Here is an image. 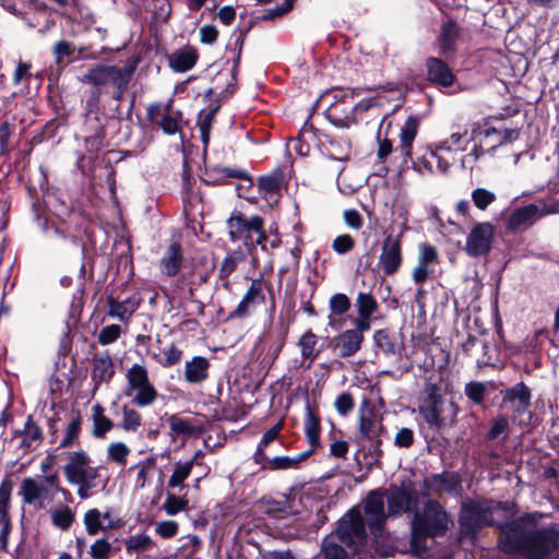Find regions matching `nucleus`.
Masks as SVG:
<instances>
[{
  "label": "nucleus",
  "instance_id": "nucleus-24",
  "mask_svg": "<svg viewBox=\"0 0 559 559\" xmlns=\"http://www.w3.org/2000/svg\"><path fill=\"white\" fill-rule=\"evenodd\" d=\"M13 484L4 478L0 484V539L5 543L11 530L9 516V506L11 500Z\"/></svg>",
  "mask_w": 559,
  "mask_h": 559
},
{
  "label": "nucleus",
  "instance_id": "nucleus-45",
  "mask_svg": "<svg viewBox=\"0 0 559 559\" xmlns=\"http://www.w3.org/2000/svg\"><path fill=\"white\" fill-rule=\"evenodd\" d=\"M329 308L331 311L330 316V325H333V321L331 319L332 316H342L346 313L350 308V300L345 294H335L329 300Z\"/></svg>",
  "mask_w": 559,
  "mask_h": 559
},
{
  "label": "nucleus",
  "instance_id": "nucleus-28",
  "mask_svg": "<svg viewBox=\"0 0 559 559\" xmlns=\"http://www.w3.org/2000/svg\"><path fill=\"white\" fill-rule=\"evenodd\" d=\"M364 335L359 331L346 330L336 337V347L340 356L349 357L355 355L361 347Z\"/></svg>",
  "mask_w": 559,
  "mask_h": 559
},
{
  "label": "nucleus",
  "instance_id": "nucleus-21",
  "mask_svg": "<svg viewBox=\"0 0 559 559\" xmlns=\"http://www.w3.org/2000/svg\"><path fill=\"white\" fill-rule=\"evenodd\" d=\"M460 479L454 474H435L426 477L423 481L424 496H440L443 493H451L460 487Z\"/></svg>",
  "mask_w": 559,
  "mask_h": 559
},
{
  "label": "nucleus",
  "instance_id": "nucleus-20",
  "mask_svg": "<svg viewBox=\"0 0 559 559\" xmlns=\"http://www.w3.org/2000/svg\"><path fill=\"white\" fill-rule=\"evenodd\" d=\"M115 376V364L108 350L95 353L92 357L91 380L94 391L108 383Z\"/></svg>",
  "mask_w": 559,
  "mask_h": 559
},
{
  "label": "nucleus",
  "instance_id": "nucleus-27",
  "mask_svg": "<svg viewBox=\"0 0 559 559\" xmlns=\"http://www.w3.org/2000/svg\"><path fill=\"white\" fill-rule=\"evenodd\" d=\"M209 359L195 356L191 360L186 361L183 378L188 383H201L209 378Z\"/></svg>",
  "mask_w": 559,
  "mask_h": 559
},
{
  "label": "nucleus",
  "instance_id": "nucleus-60",
  "mask_svg": "<svg viewBox=\"0 0 559 559\" xmlns=\"http://www.w3.org/2000/svg\"><path fill=\"white\" fill-rule=\"evenodd\" d=\"M74 50L75 47L72 43L67 40L57 41L52 48V52L56 57V62L61 63L63 58L73 55Z\"/></svg>",
  "mask_w": 559,
  "mask_h": 559
},
{
  "label": "nucleus",
  "instance_id": "nucleus-2",
  "mask_svg": "<svg viewBox=\"0 0 559 559\" xmlns=\"http://www.w3.org/2000/svg\"><path fill=\"white\" fill-rule=\"evenodd\" d=\"M365 521L358 508L346 512L338 521L337 528L324 538L321 551L312 559H350L341 544L357 548L366 540Z\"/></svg>",
  "mask_w": 559,
  "mask_h": 559
},
{
  "label": "nucleus",
  "instance_id": "nucleus-6",
  "mask_svg": "<svg viewBox=\"0 0 559 559\" xmlns=\"http://www.w3.org/2000/svg\"><path fill=\"white\" fill-rule=\"evenodd\" d=\"M60 486V479L57 473L35 479L25 477L22 480L20 495L25 504L34 506L36 509H44L50 502L57 492H66Z\"/></svg>",
  "mask_w": 559,
  "mask_h": 559
},
{
  "label": "nucleus",
  "instance_id": "nucleus-38",
  "mask_svg": "<svg viewBox=\"0 0 559 559\" xmlns=\"http://www.w3.org/2000/svg\"><path fill=\"white\" fill-rule=\"evenodd\" d=\"M282 182L283 176L281 173L263 176L259 178V190L263 193L264 198H272L280 192Z\"/></svg>",
  "mask_w": 559,
  "mask_h": 559
},
{
  "label": "nucleus",
  "instance_id": "nucleus-15",
  "mask_svg": "<svg viewBox=\"0 0 559 559\" xmlns=\"http://www.w3.org/2000/svg\"><path fill=\"white\" fill-rule=\"evenodd\" d=\"M555 213V210L546 203H532L515 209L507 219V228L510 231L524 230L542 217Z\"/></svg>",
  "mask_w": 559,
  "mask_h": 559
},
{
  "label": "nucleus",
  "instance_id": "nucleus-51",
  "mask_svg": "<svg viewBox=\"0 0 559 559\" xmlns=\"http://www.w3.org/2000/svg\"><path fill=\"white\" fill-rule=\"evenodd\" d=\"M472 200L477 209L485 211L496 201V194L487 189L477 188L472 192Z\"/></svg>",
  "mask_w": 559,
  "mask_h": 559
},
{
  "label": "nucleus",
  "instance_id": "nucleus-3",
  "mask_svg": "<svg viewBox=\"0 0 559 559\" xmlns=\"http://www.w3.org/2000/svg\"><path fill=\"white\" fill-rule=\"evenodd\" d=\"M91 456L84 451H73L68 455L63 466L66 479L69 484L78 486V496L87 499L91 490L97 486L100 477L99 467L91 465Z\"/></svg>",
  "mask_w": 559,
  "mask_h": 559
},
{
  "label": "nucleus",
  "instance_id": "nucleus-57",
  "mask_svg": "<svg viewBox=\"0 0 559 559\" xmlns=\"http://www.w3.org/2000/svg\"><path fill=\"white\" fill-rule=\"evenodd\" d=\"M121 335V328L118 324H109L103 328L98 334V343L103 346L112 344Z\"/></svg>",
  "mask_w": 559,
  "mask_h": 559
},
{
  "label": "nucleus",
  "instance_id": "nucleus-50",
  "mask_svg": "<svg viewBox=\"0 0 559 559\" xmlns=\"http://www.w3.org/2000/svg\"><path fill=\"white\" fill-rule=\"evenodd\" d=\"M459 35V26L453 21H448L442 25L441 44L443 49H452Z\"/></svg>",
  "mask_w": 559,
  "mask_h": 559
},
{
  "label": "nucleus",
  "instance_id": "nucleus-1",
  "mask_svg": "<svg viewBox=\"0 0 559 559\" xmlns=\"http://www.w3.org/2000/svg\"><path fill=\"white\" fill-rule=\"evenodd\" d=\"M499 543L506 552L543 559L559 546V531L555 525L536 528L533 516L525 515L501 526Z\"/></svg>",
  "mask_w": 559,
  "mask_h": 559
},
{
  "label": "nucleus",
  "instance_id": "nucleus-49",
  "mask_svg": "<svg viewBox=\"0 0 559 559\" xmlns=\"http://www.w3.org/2000/svg\"><path fill=\"white\" fill-rule=\"evenodd\" d=\"M356 305L358 308V314L364 317H371L378 307L376 299L367 293L358 294Z\"/></svg>",
  "mask_w": 559,
  "mask_h": 559
},
{
  "label": "nucleus",
  "instance_id": "nucleus-35",
  "mask_svg": "<svg viewBox=\"0 0 559 559\" xmlns=\"http://www.w3.org/2000/svg\"><path fill=\"white\" fill-rule=\"evenodd\" d=\"M311 455V451H305L297 456H276L273 459L264 460L267 463L264 467L278 471V469H288L297 467L301 462L307 460Z\"/></svg>",
  "mask_w": 559,
  "mask_h": 559
},
{
  "label": "nucleus",
  "instance_id": "nucleus-53",
  "mask_svg": "<svg viewBox=\"0 0 559 559\" xmlns=\"http://www.w3.org/2000/svg\"><path fill=\"white\" fill-rule=\"evenodd\" d=\"M467 134V131L464 130L463 132H453L448 139H445L444 141H442L440 144H439V150H444L445 152H451V151H455V150H459V151H463L465 150V146H464V139Z\"/></svg>",
  "mask_w": 559,
  "mask_h": 559
},
{
  "label": "nucleus",
  "instance_id": "nucleus-48",
  "mask_svg": "<svg viewBox=\"0 0 559 559\" xmlns=\"http://www.w3.org/2000/svg\"><path fill=\"white\" fill-rule=\"evenodd\" d=\"M154 542L147 535H134L126 542L128 552H140L148 550L153 547Z\"/></svg>",
  "mask_w": 559,
  "mask_h": 559
},
{
  "label": "nucleus",
  "instance_id": "nucleus-52",
  "mask_svg": "<svg viewBox=\"0 0 559 559\" xmlns=\"http://www.w3.org/2000/svg\"><path fill=\"white\" fill-rule=\"evenodd\" d=\"M242 255L240 252L234 251L228 253L219 267V276L222 278H228L237 269L238 263L241 261Z\"/></svg>",
  "mask_w": 559,
  "mask_h": 559
},
{
  "label": "nucleus",
  "instance_id": "nucleus-13",
  "mask_svg": "<svg viewBox=\"0 0 559 559\" xmlns=\"http://www.w3.org/2000/svg\"><path fill=\"white\" fill-rule=\"evenodd\" d=\"M496 228L489 222H478L466 236L463 250L471 258L486 255L492 248Z\"/></svg>",
  "mask_w": 559,
  "mask_h": 559
},
{
  "label": "nucleus",
  "instance_id": "nucleus-5",
  "mask_svg": "<svg viewBox=\"0 0 559 559\" xmlns=\"http://www.w3.org/2000/svg\"><path fill=\"white\" fill-rule=\"evenodd\" d=\"M418 411L426 423L436 428L452 424L455 417L454 404L442 399L435 383L426 384Z\"/></svg>",
  "mask_w": 559,
  "mask_h": 559
},
{
  "label": "nucleus",
  "instance_id": "nucleus-59",
  "mask_svg": "<svg viewBox=\"0 0 559 559\" xmlns=\"http://www.w3.org/2000/svg\"><path fill=\"white\" fill-rule=\"evenodd\" d=\"M355 247V239L349 234H343L334 238L332 249L337 254H346Z\"/></svg>",
  "mask_w": 559,
  "mask_h": 559
},
{
  "label": "nucleus",
  "instance_id": "nucleus-55",
  "mask_svg": "<svg viewBox=\"0 0 559 559\" xmlns=\"http://www.w3.org/2000/svg\"><path fill=\"white\" fill-rule=\"evenodd\" d=\"M487 393L486 384L483 382L473 381L465 385L466 396L475 404H481Z\"/></svg>",
  "mask_w": 559,
  "mask_h": 559
},
{
  "label": "nucleus",
  "instance_id": "nucleus-26",
  "mask_svg": "<svg viewBox=\"0 0 559 559\" xmlns=\"http://www.w3.org/2000/svg\"><path fill=\"white\" fill-rule=\"evenodd\" d=\"M198 59V50L192 46H186L182 49L176 50L168 57L169 67L176 72H187L191 70Z\"/></svg>",
  "mask_w": 559,
  "mask_h": 559
},
{
  "label": "nucleus",
  "instance_id": "nucleus-36",
  "mask_svg": "<svg viewBox=\"0 0 559 559\" xmlns=\"http://www.w3.org/2000/svg\"><path fill=\"white\" fill-rule=\"evenodd\" d=\"M194 466V460L186 462H176L174 464V471L168 479L169 488H182L185 480L190 476L191 471Z\"/></svg>",
  "mask_w": 559,
  "mask_h": 559
},
{
  "label": "nucleus",
  "instance_id": "nucleus-22",
  "mask_svg": "<svg viewBox=\"0 0 559 559\" xmlns=\"http://www.w3.org/2000/svg\"><path fill=\"white\" fill-rule=\"evenodd\" d=\"M108 316L118 319L121 322H129L133 313L138 310L141 304L139 295L134 294L124 300H118L114 297H108Z\"/></svg>",
  "mask_w": 559,
  "mask_h": 559
},
{
  "label": "nucleus",
  "instance_id": "nucleus-10",
  "mask_svg": "<svg viewBox=\"0 0 559 559\" xmlns=\"http://www.w3.org/2000/svg\"><path fill=\"white\" fill-rule=\"evenodd\" d=\"M132 72L133 68L96 64L81 78V81L94 86L111 84L117 88L120 96L128 86Z\"/></svg>",
  "mask_w": 559,
  "mask_h": 559
},
{
  "label": "nucleus",
  "instance_id": "nucleus-61",
  "mask_svg": "<svg viewBox=\"0 0 559 559\" xmlns=\"http://www.w3.org/2000/svg\"><path fill=\"white\" fill-rule=\"evenodd\" d=\"M334 405H335L336 411L341 415L345 416L350 411H353V408H354V399H353L352 394L345 392V393L340 394L336 397Z\"/></svg>",
  "mask_w": 559,
  "mask_h": 559
},
{
  "label": "nucleus",
  "instance_id": "nucleus-44",
  "mask_svg": "<svg viewBox=\"0 0 559 559\" xmlns=\"http://www.w3.org/2000/svg\"><path fill=\"white\" fill-rule=\"evenodd\" d=\"M142 425L141 414L133 408L122 407V418L120 427L128 432H135Z\"/></svg>",
  "mask_w": 559,
  "mask_h": 559
},
{
  "label": "nucleus",
  "instance_id": "nucleus-14",
  "mask_svg": "<svg viewBox=\"0 0 559 559\" xmlns=\"http://www.w3.org/2000/svg\"><path fill=\"white\" fill-rule=\"evenodd\" d=\"M147 118L167 135H174L182 131V114L179 110L173 109V100H169L165 106L160 104L148 106Z\"/></svg>",
  "mask_w": 559,
  "mask_h": 559
},
{
  "label": "nucleus",
  "instance_id": "nucleus-19",
  "mask_svg": "<svg viewBox=\"0 0 559 559\" xmlns=\"http://www.w3.org/2000/svg\"><path fill=\"white\" fill-rule=\"evenodd\" d=\"M501 394L502 404L514 414L520 415L528 412L532 394L530 388L524 382H519L506 389Z\"/></svg>",
  "mask_w": 559,
  "mask_h": 559
},
{
  "label": "nucleus",
  "instance_id": "nucleus-8",
  "mask_svg": "<svg viewBox=\"0 0 559 559\" xmlns=\"http://www.w3.org/2000/svg\"><path fill=\"white\" fill-rule=\"evenodd\" d=\"M126 395L132 397V402L145 407L152 405L157 399V391L151 383L148 371L144 365L133 364L126 373Z\"/></svg>",
  "mask_w": 559,
  "mask_h": 559
},
{
  "label": "nucleus",
  "instance_id": "nucleus-37",
  "mask_svg": "<svg viewBox=\"0 0 559 559\" xmlns=\"http://www.w3.org/2000/svg\"><path fill=\"white\" fill-rule=\"evenodd\" d=\"M20 435L22 436V444L26 448H36L43 438L40 427L31 416L27 417L24 428Z\"/></svg>",
  "mask_w": 559,
  "mask_h": 559
},
{
  "label": "nucleus",
  "instance_id": "nucleus-32",
  "mask_svg": "<svg viewBox=\"0 0 559 559\" xmlns=\"http://www.w3.org/2000/svg\"><path fill=\"white\" fill-rule=\"evenodd\" d=\"M92 421V435L97 439H104L114 427L112 420L105 415L104 407L100 404L93 405Z\"/></svg>",
  "mask_w": 559,
  "mask_h": 559
},
{
  "label": "nucleus",
  "instance_id": "nucleus-56",
  "mask_svg": "<svg viewBox=\"0 0 559 559\" xmlns=\"http://www.w3.org/2000/svg\"><path fill=\"white\" fill-rule=\"evenodd\" d=\"M417 261L432 266L437 265L439 263V253L437 248L426 242L420 243Z\"/></svg>",
  "mask_w": 559,
  "mask_h": 559
},
{
  "label": "nucleus",
  "instance_id": "nucleus-43",
  "mask_svg": "<svg viewBox=\"0 0 559 559\" xmlns=\"http://www.w3.org/2000/svg\"><path fill=\"white\" fill-rule=\"evenodd\" d=\"M74 519V512L67 506L51 512L52 524L62 531H68L73 524Z\"/></svg>",
  "mask_w": 559,
  "mask_h": 559
},
{
  "label": "nucleus",
  "instance_id": "nucleus-42",
  "mask_svg": "<svg viewBox=\"0 0 559 559\" xmlns=\"http://www.w3.org/2000/svg\"><path fill=\"white\" fill-rule=\"evenodd\" d=\"M282 428H283V423L280 421L276 425H274L272 428H270L263 435V437L257 448L255 454H254V459H255L257 463L262 464V463H264V460H267V456H266L264 450L272 441H274L277 438Z\"/></svg>",
  "mask_w": 559,
  "mask_h": 559
},
{
  "label": "nucleus",
  "instance_id": "nucleus-25",
  "mask_svg": "<svg viewBox=\"0 0 559 559\" xmlns=\"http://www.w3.org/2000/svg\"><path fill=\"white\" fill-rule=\"evenodd\" d=\"M182 251L178 242H173L159 260L160 272L169 277L176 276L182 264Z\"/></svg>",
  "mask_w": 559,
  "mask_h": 559
},
{
  "label": "nucleus",
  "instance_id": "nucleus-40",
  "mask_svg": "<svg viewBox=\"0 0 559 559\" xmlns=\"http://www.w3.org/2000/svg\"><path fill=\"white\" fill-rule=\"evenodd\" d=\"M83 523L90 536H95L100 532H107L102 519V512L96 508L90 509L84 513Z\"/></svg>",
  "mask_w": 559,
  "mask_h": 559
},
{
  "label": "nucleus",
  "instance_id": "nucleus-63",
  "mask_svg": "<svg viewBox=\"0 0 559 559\" xmlns=\"http://www.w3.org/2000/svg\"><path fill=\"white\" fill-rule=\"evenodd\" d=\"M179 526L175 521H163L157 523L156 533L163 538H171L178 533Z\"/></svg>",
  "mask_w": 559,
  "mask_h": 559
},
{
  "label": "nucleus",
  "instance_id": "nucleus-39",
  "mask_svg": "<svg viewBox=\"0 0 559 559\" xmlns=\"http://www.w3.org/2000/svg\"><path fill=\"white\" fill-rule=\"evenodd\" d=\"M131 449L122 441H115L107 447V459L118 466H126Z\"/></svg>",
  "mask_w": 559,
  "mask_h": 559
},
{
  "label": "nucleus",
  "instance_id": "nucleus-34",
  "mask_svg": "<svg viewBox=\"0 0 559 559\" xmlns=\"http://www.w3.org/2000/svg\"><path fill=\"white\" fill-rule=\"evenodd\" d=\"M82 416L79 411L72 412L70 421L66 428L64 436L60 441L59 448L67 449L78 443L81 432Z\"/></svg>",
  "mask_w": 559,
  "mask_h": 559
},
{
  "label": "nucleus",
  "instance_id": "nucleus-17",
  "mask_svg": "<svg viewBox=\"0 0 559 559\" xmlns=\"http://www.w3.org/2000/svg\"><path fill=\"white\" fill-rule=\"evenodd\" d=\"M385 495L381 490H372L364 501V511L370 531L376 534L381 532L388 515L384 509Z\"/></svg>",
  "mask_w": 559,
  "mask_h": 559
},
{
  "label": "nucleus",
  "instance_id": "nucleus-64",
  "mask_svg": "<svg viewBox=\"0 0 559 559\" xmlns=\"http://www.w3.org/2000/svg\"><path fill=\"white\" fill-rule=\"evenodd\" d=\"M343 218L346 225L353 229H359L362 226L364 219L357 210H346L343 213Z\"/></svg>",
  "mask_w": 559,
  "mask_h": 559
},
{
  "label": "nucleus",
  "instance_id": "nucleus-41",
  "mask_svg": "<svg viewBox=\"0 0 559 559\" xmlns=\"http://www.w3.org/2000/svg\"><path fill=\"white\" fill-rule=\"evenodd\" d=\"M427 537H430L426 532L419 528L416 523L412 521L411 524V552L416 556H421L427 551Z\"/></svg>",
  "mask_w": 559,
  "mask_h": 559
},
{
  "label": "nucleus",
  "instance_id": "nucleus-7",
  "mask_svg": "<svg viewBox=\"0 0 559 559\" xmlns=\"http://www.w3.org/2000/svg\"><path fill=\"white\" fill-rule=\"evenodd\" d=\"M412 521L430 537L444 536L454 525L444 507L432 499L425 502L420 512L414 513Z\"/></svg>",
  "mask_w": 559,
  "mask_h": 559
},
{
  "label": "nucleus",
  "instance_id": "nucleus-12",
  "mask_svg": "<svg viewBox=\"0 0 559 559\" xmlns=\"http://www.w3.org/2000/svg\"><path fill=\"white\" fill-rule=\"evenodd\" d=\"M492 504L468 500L463 502L459 522L464 533H474L481 526L492 523Z\"/></svg>",
  "mask_w": 559,
  "mask_h": 559
},
{
  "label": "nucleus",
  "instance_id": "nucleus-9",
  "mask_svg": "<svg viewBox=\"0 0 559 559\" xmlns=\"http://www.w3.org/2000/svg\"><path fill=\"white\" fill-rule=\"evenodd\" d=\"M382 415L379 414L370 402L364 401L359 407L358 431L362 439L369 440L372 444V456H382L380 436L384 430Z\"/></svg>",
  "mask_w": 559,
  "mask_h": 559
},
{
  "label": "nucleus",
  "instance_id": "nucleus-23",
  "mask_svg": "<svg viewBox=\"0 0 559 559\" xmlns=\"http://www.w3.org/2000/svg\"><path fill=\"white\" fill-rule=\"evenodd\" d=\"M427 76L433 84L449 87L453 85L455 76L449 66L438 58H428L426 62Z\"/></svg>",
  "mask_w": 559,
  "mask_h": 559
},
{
  "label": "nucleus",
  "instance_id": "nucleus-4",
  "mask_svg": "<svg viewBox=\"0 0 559 559\" xmlns=\"http://www.w3.org/2000/svg\"><path fill=\"white\" fill-rule=\"evenodd\" d=\"M228 236L231 241H242L247 248L262 245L267 237L264 231V221L259 215L247 217L240 211H234L226 222Z\"/></svg>",
  "mask_w": 559,
  "mask_h": 559
},
{
  "label": "nucleus",
  "instance_id": "nucleus-16",
  "mask_svg": "<svg viewBox=\"0 0 559 559\" xmlns=\"http://www.w3.org/2000/svg\"><path fill=\"white\" fill-rule=\"evenodd\" d=\"M403 263L402 235H389L384 238L379 255L378 266L386 276L395 275Z\"/></svg>",
  "mask_w": 559,
  "mask_h": 559
},
{
  "label": "nucleus",
  "instance_id": "nucleus-33",
  "mask_svg": "<svg viewBox=\"0 0 559 559\" xmlns=\"http://www.w3.org/2000/svg\"><path fill=\"white\" fill-rule=\"evenodd\" d=\"M168 423L171 432L176 436H194L202 430L201 426L197 425L193 419L182 418L178 415H171Z\"/></svg>",
  "mask_w": 559,
  "mask_h": 559
},
{
  "label": "nucleus",
  "instance_id": "nucleus-46",
  "mask_svg": "<svg viewBox=\"0 0 559 559\" xmlns=\"http://www.w3.org/2000/svg\"><path fill=\"white\" fill-rule=\"evenodd\" d=\"M188 499L185 497L176 496L175 493L167 492L166 499L163 503V510L167 515H176L188 507Z\"/></svg>",
  "mask_w": 559,
  "mask_h": 559
},
{
  "label": "nucleus",
  "instance_id": "nucleus-29",
  "mask_svg": "<svg viewBox=\"0 0 559 559\" xmlns=\"http://www.w3.org/2000/svg\"><path fill=\"white\" fill-rule=\"evenodd\" d=\"M320 417L314 413V411L310 406H307L305 417V433L310 444V449L308 451H311V454L320 445Z\"/></svg>",
  "mask_w": 559,
  "mask_h": 559
},
{
  "label": "nucleus",
  "instance_id": "nucleus-47",
  "mask_svg": "<svg viewBox=\"0 0 559 559\" xmlns=\"http://www.w3.org/2000/svg\"><path fill=\"white\" fill-rule=\"evenodd\" d=\"M162 353L163 357L158 358L155 356V359L158 364L166 368L179 364L183 354L182 350L174 343L165 347Z\"/></svg>",
  "mask_w": 559,
  "mask_h": 559
},
{
  "label": "nucleus",
  "instance_id": "nucleus-58",
  "mask_svg": "<svg viewBox=\"0 0 559 559\" xmlns=\"http://www.w3.org/2000/svg\"><path fill=\"white\" fill-rule=\"evenodd\" d=\"M432 265L417 261V264L412 271V280L416 285L426 283L433 273Z\"/></svg>",
  "mask_w": 559,
  "mask_h": 559
},
{
  "label": "nucleus",
  "instance_id": "nucleus-30",
  "mask_svg": "<svg viewBox=\"0 0 559 559\" xmlns=\"http://www.w3.org/2000/svg\"><path fill=\"white\" fill-rule=\"evenodd\" d=\"M417 131H418V122H417L416 118L408 117L401 129L400 145L397 146V150L401 152V154L404 157L412 156V146H413V142L417 135Z\"/></svg>",
  "mask_w": 559,
  "mask_h": 559
},
{
  "label": "nucleus",
  "instance_id": "nucleus-31",
  "mask_svg": "<svg viewBox=\"0 0 559 559\" xmlns=\"http://www.w3.org/2000/svg\"><path fill=\"white\" fill-rule=\"evenodd\" d=\"M318 336L311 331H306L298 340L297 346L304 360H307V368L318 358L320 350L317 348Z\"/></svg>",
  "mask_w": 559,
  "mask_h": 559
},
{
  "label": "nucleus",
  "instance_id": "nucleus-54",
  "mask_svg": "<svg viewBox=\"0 0 559 559\" xmlns=\"http://www.w3.org/2000/svg\"><path fill=\"white\" fill-rule=\"evenodd\" d=\"M112 546L105 538H97L90 547V557L92 559H108L110 557Z\"/></svg>",
  "mask_w": 559,
  "mask_h": 559
},
{
  "label": "nucleus",
  "instance_id": "nucleus-11",
  "mask_svg": "<svg viewBox=\"0 0 559 559\" xmlns=\"http://www.w3.org/2000/svg\"><path fill=\"white\" fill-rule=\"evenodd\" d=\"M384 495L388 502V515L399 516L417 511L419 495L412 481L403 483L401 486L391 485Z\"/></svg>",
  "mask_w": 559,
  "mask_h": 559
},
{
  "label": "nucleus",
  "instance_id": "nucleus-18",
  "mask_svg": "<svg viewBox=\"0 0 559 559\" xmlns=\"http://www.w3.org/2000/svg\"><path fill=\"white\" fill-rule=\"evenodd\" d=\"M265 282L262 277L251 281L250 286L246 290L242 299L237 308L229 314L230 318H247L253 309L265 302Z\"/></svg>",
  "mask_w": 559,
  "mask_h": 559
},
{
  "label": "nucleus",
  "instance_id": "nucleus-62",
  "mask_svg": "<svg viewBox=\"0 0 559 559\" xmlns=\"http://www.w3.org/2000/svg\"><path fill=\"white\" fill-rule=\"evenodd\" d=\"M414 443V431L411 428H401L395 437L394 444L399 448H409Z\"/></svg>",
  "mask_w": 559,
  "mask_h": 559
}]
</instances>
